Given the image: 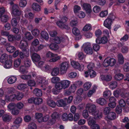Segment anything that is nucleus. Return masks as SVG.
Wrapping results in <instances>:
<instances>
[{"mask_svg": "<svg viewBox=\"0 0 129 129\" xmlns=\"http://www.w3.org/2000/svg\"><path fill=\"white\" fill-rule=\"evenodd\" d=\"M70 83V82L69 80H63L56 84L55 87L59 90L64 89L68 87Z\"/></svg>", "mask_w": 129, "mask_h": 129, "instance_id": "nucleus-1", "label": "nucleus"}, {"mask_svg": "<svg viewBox=\"0 0 129 129\" xmlns=\"http://www.w3.org/2000/svg\"><path fill=\"white\" fill-rule=\"evenodd\" d=\"M67 19L66 17H62L60 20L56 22V24L57 26L62 29L69 30L70 27L68 25L65 23L67 21Z\"/></svg>", "mask_w": 129, "mask_h": 129, "instance_id": "nucleus-2", "label": "nucleus"}, {"mask_svg": "<svg viewBox=\"0 0 129 129\" xmlns=\"http://www.w3.org/2000/svg\"><path fill=\"white\" fill-rule=\"evenodd\" d=\"M46 56L48 57H53L49 60V62H56L60 59V56L57 54H54L49 51L46 53Z\"/></svg>", "mask_w": 129, "mask_h": 129, "instance_id": "nucleus-3", "label": "nucleus"}, {"mask_svg": "<svg viewBox=\"0 0 129 129\" xmlns=\"http://www.w3.org/2000/svg\"><path fill=\"white\" fill-rule=\"evenodd\" d=\"M47 81L46 79L44 77H38L37 78V82L39 84H40V86L41 87H43V89L45 90V87L47 84Z\"/></svg>", "mask_w": 129, "mask_h": 129, "instance_id": "nucleus-4", "label": "nucleus"}, {"mask_svg": "<svg viewBox=\"0 0 129 129\" xmlns=\"http://www.w3.org/2000/svg\"><path fill=\"white\" fill-rule=\"evenodd\" d=\"M84 51L87 54L92 55L93 53V50L90 44L87 43L84 45Z\"/></svg>", "mask_w": 129, "mask_h": 129, "instance_id": "nucleus-5", "label": "nucleus"}, {"mask_svg": "<svg viewBox=\"0 0 129 129\" xmlns=\"http://www.w3.org/2000/svg\"><path fill=\"white\" fill-rule=\"evenodd\" d=\"M88 120V124L90 126L92 129H100L99 126L96 123L95 121L93 120L92 117H89Z\"/></svg>", "mask_w": 129, "mask_h": 129, "instance_id": "nucleus-6", "label": "nucleus"}, {"mask_svg": "<svg viewBox=\"0 0 129 129\" xmlns=\"http://www.w3.org/2000/svg\"><path fill=\"white\" fill-rule=\"evenodd\" d=\"M12 13L14 15L18 16H19L17 17V19L20 20V17L19 16L21 14V11L19 10V7L18 5H14L12 7Z\"/></svg>", "mask_w": 129, "mask_h": 129, "instance_id": "nucleus-7", "label": "nucleus"}, {"mask_svg": "<svg viewBox=\"0 0 129 129\" xmlns=\"http://www.w3.org/2000/svg\"><path fill=\"white\" fill-rule=\"evenodd\" d=\"M86 109H87L89 113L91 115L94 113L96 110V107L95 105L89 104H86Z\"/></svg>", "mask_w": 129, "mask_h": 129, "instance_id": "nucleus-8", "label": "nucleus"}, {"mask_svg": "<svg viewBox=\"0 0 129 129\" xmlns=\"http://www.w3.org/2000/svg\"><path fill=\"white\" fill-rule=\"evenodd\" d=\"M69 64L68 62H64L60 64V70L61 73L63 74L65 73L69 67Z\"/></svg>", "mask_w": 129, "mask_h": 129, "instance_id": "nucleus-9", "label": "nucleus"}, {"mask_svg": "<svg viewBox=\"0 0 129 129\" xmlns=\"http://www.w3.org/2000/svg\"><path fill=\"white\" fill-rule=\"evenodd\" d=\"M71 64L73 68L79 70H83L84 68L83 65H80L78 62L74 61H72Z\"/></svg>", "mask_w": 129, "mask_h": 129, "instance_id": "nucleus-10", "label": "nucleus"}, {"mask_svg": "<svg viewBox=\"0 0 129 129\" xmlns=\"http://www.w3.org/2000/svg\"><path fill=\"white\" fill-rule=\"evenodd\" d=\"M28 45L27 42L25 40H22L21 41L19 45L20 48L22 51L28 50Z\"/></svg>", "mask_w": 129, "mask_h": 129, "instance_id": "nucleus-11", "label": "nucleus"}, {"mask_svg": "<svg viewBox=\"0 0 129 129\" xmlns=\"http://www.w3.org/2000/svg\"><path fill=\"white\" fill-rule=\"evenodd\" d=\"M83 9L85 10L86 13L89 15L92 12L90 5L88 3H84L83 5Z\"/></svg>", "mask_w": 129, "mask_h": 129, "instance_id": "nucleus-12", "label": "nucleus"}, {"mask_svg": "<svg viewBox=\"0 0 129 129\" xmlns=\"http://www.w3.org/2000/svg\"><path fill=\"white\" fill-rule=\"evenodd\" d=\"M67 38V37L64 36L60 37H56L53 39V41L56 44H59L61 42H64Z\"/></svg>", "mask_w": 129, "mask_h": 129, "instance_id": "nucleus-13", "label": "nucleus"}, {"mask_svg": "<svg viewBox=\"0 0 129 129\" xmlns=\"http://www.w3.org/2000/svg\"><path fill=\"white\" fill-rule=\"evenodd\" d=\"M23 52H20L19 53V56L20 58L23 59L26 58L29 56V50L27 51H22Z\"/></svg>", "mask_w": 129, "mask_h": 129, "instance_id": "nucleus-14", "label": "nucleus"}, {"mask_svg": "<svg viewBox=\"0 0 129 129\" xmlns=\"http://www.w3.org/2000/svg\"><path fill=\"white\" fill-rule=\"evenodd\" d=\"M16 94H12L10 95H6L5 100L7 102H13L16 100Z\"/></svg>", "mask_w": 129, "mask_h": 129, "instance_id": "nucleus-15", "label": "nucleus"}, {"mask_svg": "<svg viewBox=\"0 0 129 129\" xmlns=\"http://www.w3.org/2000/svg\"><path fill=\"white\" fill-rule=\"evenodd\" d=\"M112 22L111 19L107 18L104 22V25L109 29H110Z\"/></svg>", "mask_w": 129, "mask_h": 129, "instance_id": "nucleus-16", "label": "nucleus"}, {"mask_svg": "<svg viewBox=\"0 0 129 129\" xmlns=\"http://www.w3.org/2000/svg\"><path fill=\"white\" fill-rule=\"evenodd\" d=\"M31 57L33 61L34 62H38L41 59L40 56L39 54L35 53H33Z\"/></svg>", "mask_w": 129, "mask_h": 129, "instance_id": "nucleus-17", "label": "nucleus"}, {"mask_svg": "<svg viewBox=\"0 0 129 129\" xmlns=\"http://www.w3.org/2000/svg\"><path fill=\"white\" fill-rule=\"evenodd\" d=\"M32 8L33 9L36 11L39 12L41 11V7L37 3H34L32 5Z\"/></svg>", "mask_w": 129, "mask_h": 129, "instance_id": "nucleus-18", "label": "nucleus"}, {"mask_svg": "<svg viewBox=\"0 0 129 129\" xmlns=\"http://www.w3.org/2000/svg\"><path fill=\"white\" fill-rule=\"evenodd\" d=\"M66 104V102L62 99L57 100L56 102V105L58 107H65Z\"/></svg>", "mask_w": 129, "mask_h": 129, "instance_id": "nucleus-19", "label": "nucleus"}, {"mask_svg": "<svg viewBox=\"0 0 129 129\" xmlns=\"http://www.w3.org/2000/svg\"><path fill=\"white\" fill-rule=\"evenodd\" d=\"M92 115L94 116L95 119H98L102 118V114L99 110H97Z\"/></svg>", "mask_w": 129, "mask_h": 129, "instance_id": "nucleus-20", "label": "nucleus"}, {"mask_svg": "<svg viewBox=\"0 0 129 129\" xmlns=\"http://www.w3.org/2000/svg\"><path fill=\"white\" fill-rule=\"evenodd\" d=\"M108 118L110 120H114L116 117V115L115 113L113 112H110L107 115Z\"/></svg>", "mask_w": 129, "mask_h": 129, "instance_id": "nucleus-21", "label": "nucleus"}, {"mask_svg": "<svg viewBox=\"0 0 129 129\" xmlns=\"http://www.w3.org/2000/svg\"><path fill=\"white\" fill-rule=\"evenodd\" d=\"M59 72V69L58 67H54L52 69L51 74L52 76H55L57 75Z\"/></svg>", "mask_w": 129, "mask_h": 129, "instance_id": "nucleus-22", "label": "nucleus"}, {"mask_svg": "<svg viewBox=\"0 0 129 129\" xmlns=\"http://www.w3.org/2000/svg\"><path fill=\"white\" fill-rule=\"evenodd\" d=\"M33 93L36 96L38 97L41 96L42 95V92L41 90L37 88L34 90Z\"/></svg>", "mask_w": 129, "mask_h": 129, "instance_id": "nucleus-23", "label": "nucleus"}, {"mask_svg": "<svg viewBox=\"0 0 129 129\" xmlns=\"http://www.w3.org/2000/svg\"><path fill=\"white\" fill-rule=\"evenodd\" d=\"M8 55L6 53H4L2 55L0 58L1 62L4 63L8 60Z\"/></svg>", "mask_w": 129, "mask_h": 129, "instance_id": "nucleus-24", "label": "nucleus"}, {"mask_svg": "<svg viewBox=\"0 0 129 129\" xmlns=\"http://www.w3.org/2000/svg\"><path fill=\"white\" fill-rule=\"evenodd\" d=\"M47 46L51 50L54 51L57 50L59 48L58 46L54 43H51L50 45L47 44Z\"/></svg>", "mask_w": 129, "mask_h": 129, "instance_id": "nucleus-25", "label": "nucleus"}, {"mask_svg": "<svg viewBox=\"0 0 129 129\" xmlns=\"http://www.w3.org/2000/svg\"><path fill=\"white\" fill-rule=\"evenodd\" d=\"M107 59L108 60L109 66H113L116 63V60L114 58L109 57L107 58Z\"/></svg>", "mask_w": 129, "mask_h": 129, "instance_id": "nucleus-26", "label": "nucleus"}, {"mask_svg": "<svg viewBox=\"0 0 129 129\" xmlns=\"http://www.w3.org/2000/svg\"><path fill=\"white\" fill-rule=\"evenodd\" d=\"M96 102L98 104L102 106L105 105L106 103V100L103 98H100L97 99L96 101Z\"/></svg>", "mask_w": 129, "mask_h": 129, "instance_id": "nucleus-27", "label": "nucleus"}, {"mask_svg": "<svg viewBox=\"0 0 129 129\" xmlns=\"http://www.w3.org/2000/svg\"><path fill=\"white\" fill-rule=\"evenodd\" d=\"M17 78L15 76H12L10 77L8 79V82L9 83L11 84L15 82L17 80Z\"/></svg>", "mask_w": 129, "mask_h": 129, "instance_id": "nucleus-28", "label": "nucleus"}, {"mask_svg": "<svg viewBox=\"0 0 129 129\" xmlns=\"http://www.w3.org/2000/svg\"><path fill=\"white\" fill-rule=\"evenodd\" d=\"M23 93L22 92L18 91L16 94V99L18 101L21 100L24 96Z\"/></svg>", "mask_w": 129, "mask_h": 129, "instance_id": "nucleus-29", "label": "nucleus"}, {"mask_svg": "<svg viewBox=\"0 0 129 129\" xmlns=\"http://www.w3.org/2000/svg\"><path fill=\"white\" fill-rule=\"evenodd\" d=\"M101 77L102 80L106 81H110L112 79V77L110 75H103L101 76Z\"/></svg>", "mask_w": 129, "mask_h": 129, "instance_id": "nucleus-30", "label": "nucleus"}, {"mask_svg": "<svg viewBox=\"0 0 129 129\" xmlns=\"http://www.w3.org/2000/svg\"><path fill=\"white\" fill-rule=\"evenodd\" d=\"M47 104L49 106L52 108H55L56 104V103L52 100H48L47 102Z\"/></svg>", "mask_w": 129, "mask_h": 129, "instance_id": "nucleus-31", "label": "nucleus"}, {"mask_svg": "<svg viewBox=\"0 0 129 129\" xmlns=\"http://www.w3.org/2000/svg\"><path fill=\"white\" fill-rule=\"evenodd\" d=\"M42 37L46 40H48L49 38V36L47 33L46 31H43L41 33Z\"/></svg>", "mask_w": 129, "mask_h": 129, "instance_id": "nucleus-32", "label": "nucleus"}, {"mask_svg": "<svg viewBox=\"0 0 129 129\" xmlns=\"http://www.w3.org/2000/svg\"><path fill=\"white\" fill-rule=\"evenodd\" d=\"M124 77V75L122 74L119 73L116 74L115 76V79L116 80H120L122 79Z\"/></svg>", "mask_w": 129, "mask_h": 129, "instance_id": "nucleus-33", "label": "nucleus"}, {"mask_svg": "<svg viewBox=\"0 0 129 129\" xmlns=\"http://www.w3.org/2000/svg\"><path fill=\"white\" fill-rule=\"evenodd\" d=\"M117 84L115 81H112L110 83L109 86L110 88L112 89L115 88L117 86Z\"/></svg>", "mask_w": 129, "mask_h": 129, "instance_id": "nucleus-34", "label": "nucleus"}, {"mask_svg": "<svg viewBox=\"0 0 129 129\" xmlns=\"http://www.w3.org/2000/svg\"><path fill=\"white\" fill-rule=\"evenodd\" d=\"M43 102V100L41 98H35L34 104L36 105H38L41 104Z\"/></svg>", "mask_w": 129, "mask_h": 129, "instance_id": "nucleus-35", "label": "nucleus"}, {"mask_svg": "<svg viewBox=\"0 0 129 129\" xmlns=\"http://www.w3.org/2000/svg\"><path fill=\"white\" fill-rule=\"evenodd\" d=\"M3 120L4 121H9L11 118V116L8 114H5L2 116Z\"/></svg>", "mask_w": 129, "mask_h": 129, "instance_id": "nucleus-36", "label": "nucleus"}, {"mask_svg": "<svg viewBox=\"0 0 129 129\" xmlns=\"http://www.w3.org/2000/svg\"><path fill=\"white\" fill-rule=\"evenodd\" d=\"M22 119L21 117H18L15 119L13 122V123L17 125H19L22 122Z\"/></svg>", "mask_w": 129, "mask_h": 129, "instance_id": "nucleus-37", "label": "nucleus"}, {"mask_svg": "<svg viewBox=\"0 0 129 129\" xmlns=\"http://www.w3.org/2000/svg\"><path fill=\"white\" fill-rule=\"evenodd\" d=\"M118 59L119 62L121 64H122L124 63V58L121 54H119L118 55Z\"/></svg>", "mask_w": 129, "mask_h": 129, "instance_id": "nucleus-38", "label": "nucleus"}, {"mask_svg": "<svg viewBox=\"0 0 129 129\" xmlns=\"http://www.w3.org/2000/svg\"><path fill=\"white\" fill-rule=\"evenodd\" d=\"M1 18V21L4 23L6 22L9 19V17L8 16L6 15L3 16H2Z\"/></svg>", "mask_w": 129, "mask_h": 129, "instance_id": "nucleus-39", "label": "nucleus"}, {"mask_svg": "<svg viewBox=\"0 0 129 129\" xmlns=\"http://www.w3.org/2000/svg\"><path fill=\"white\" fill-rule=\"evenodd\" d=\"M7 51L10 53H12L15 50L16 48L13 46H9L7 47Z\"/></svg>", "mask_w": 129, "mask_h": 129, "instance_id": "nucleus-40", "label": "nucleus"}, {"mask_svg": "<svg viewBox=\"0 0 129 129\" xmlns=\"http://www.w3.org/2000/svg\"><path fill=\"white\" fill-rule=\"evenodd\" d=\"M4 62L5 63L4 65L5 68H8L12 66V62L11 60H8Z\"/></svg>", "mask_w": 129, "mask_h": 129, "instance_id": "nucleus-41", "label": "nucleus"}, {"mask_svg": "<svg viewBox=\"0 0 129 129\" xmlns=\"http://www.w3.org/2000/svg\"><path fill=\"white\" fill-rule=\"evenodd\" d=\"M42 115L41 113H37L35 115L36 118L38 119V121L40 122H41V119L42 118Z\"/></svg>", "mask_w": 129, "mask_h": 129, "instance_id": "nucleus-42", "label": "nucleus"}, {"mask_svg": "<svg viewBox=\"0 0 129 129\" xmlns=\"http://www.w3.org/2000/svg\"><path fill=\"white\" fill-rule=\"evenodd\" d=\"M19 71L22 74L27 73V71L26 70L25 67L23 66L20 67Z\"/></svg>", "mask_w": 129, "mask_h": 129, "instance_id": "nucleus-43", "label": "nucleus"}, {"mask_svg": "<svg viewBox=\"0 0 129 129\" xmlns=\"http://www.w3.org/2000/svg\"><path fill=\"white\" fill-rule=\"evenodd\" d=\"M21 62V60L20 58H18L15 60L14 62V66L17 68L20 65Z\"/></svg>", "mask_w": 129, "mask_h": 129, "instance_id": "nucleus-44", "label": "nucleus"}, {"mask_svg": "<svg viewBox=\"0 0 129 129\" xmlns=\"http://www.w3.org/2000/svg\"><path fill=\"white\" fill-rule=\"evenodd\" d=\"M72 32L74 35L77 36L80 34V31L79 29L76 27H74L72 29Z\"/></svg>", "mask_w": 129, "mask_h": 129, "instance_id": "nucleus-45", "label": "nucleus"}, {"mask_svg": "<svg viewBox=\"0 0 129 129\" xmlns=\"http://www.w3.org/2000/svg\"><path fill=\"white\" fill-rule=\"evenodd\" d=\"M76 88V86L75 84H72L69 88V90L72 92L73 93L75 92Z\"/></svg>", "mask_w": 129, "mask_h": 129, "instance_id": "nucleus-46", "label": "nucleus"}, {"mask_svg": "<svg viewBox=\"0 0 129 129\" xmlns=\"http://www.w3.org/2000/svg\"><path fill=\"white\" fill-rule=\"evenodd\" d=\"M26 87V84H21L18 85L17 88L19 90H22L25 88Z\"/></svg>", "mask_w": 129, "mask_h": 129, "instance_id": "nucleus-47", "label": "nucleus"}, {"mask_svg": "<svg viewBox=\"0 0 129 129\" xmlns=\"http://www.w3.org/2000/svg\"><path fill=\"white\" fill-rule=\"evenodd\" d=\"M91 84L89 82H86L84 85V88L85 90H88L91 87Z\"/></svg>", "mask_w": 129, "mask_h": 129, "instance_id": "nucleus-48", "label": "nucleus"}, {"mask_svg": "<svg viewBox=\"0 0 129 129\" xmlns=\"http://www.w3.org/2000/svg\"><path fill=\"white\" fill-rule=\"evenodd\" d=\"M25 35L26 39L28 40H31L33 38L30 33L29 32H26L25 33Z\"/></svg>", "mask_w": 129, "mask_h": 129, "instance_id": "nucleus-49", "label": "nucleus"}, {"mask_svg": "<svg viewBox=\"0 0 129 129\" xmlns=\"http://www.w3.org/2000/svg\"><path fill=\"white\" fill-rule=\"evenodd\" d=\"M31 77V76L30 75H23L20 76V77L21 79L25 80H27L30 79Z\"/></svg>", "mask_w": 129, "mask_h": 129, "instance_id": "nucleus-50", "label": "nucleus"}, {"mask_svg": "<svg viewBox=\"0 0 129 129\" xmlns=\"http://www.w3.org/2000/svg\"><path fill=\"white\" fill-rule=\"evenodd\" d=\"M28 129H37V127L35 124L34 123H30L28 125Z\"/></svg>", "mask_w": 129, "mask_h": 129, "instance_id": "nucleus-51", "label": "nucleus"}, {"mask_svg": "<svg viewBox=\"0 0 129 129\" xmlns=\"http://www.w3.org/2000/svg\"><path fill=\"white\" fill-rule=\"evenodd\" d=\"M78 56L79 60H82L85 57L86 55L82 52H80L78 53Z\"/></svg>", "mask_w": 129, "mask_h": 129, "instance_id": "nucleus-52", "label": "nucleus"}, {"mask_svg": "<svg viewBox=\"0 0 129 129\" xmlns=\"http://www.w3.org/2000/svg\"><path fill=\"white\" fill-rule=\"evenodd\" d=\"M123 69L125 72L129 71V63L126 62L125 63L123 67Z\"/></svg>", "mask_w": 129, "mask_h": 129, "instance_id": "nucleus-53", "label": "nucleus"}, {"mask_svg": "<svg viewBox=\"0 0 129 129\" xmlns=\"http://www.w3.org/2000/svg\"><path fill=\"white\" fill-rule=\"evenodd\" d=\"M92 47L94 50L95 51H98L100 48L99 45L97 44H93L92 45Z\"/></svg>", "mask_w": 129, "mask_h": 129, "instance_id": "nucleus-54", "label": "nucleus"}, {"mask_svg": "<svg viewBox=\"0 0 129 129\" xmlns=\"http://www.w3.org/2000/svg\"><path fill=\"white\" fill-rule=\"evenodd\" d=\"M91 27L90 24H86L83 28V30L84 31H88L90 30Z\"/></svg>", "mask_w": 129, "mask_h": 129, "instance_id": "nucleus-55", "label": "nucleus"}, {"mask_svg": "<svg viewBox=\"0 0 129 129\" xmlns=\"http://www.w3.org/2000/svg\"><path fill=\"white\" fill-rule=\"evenodd\" d=\"M17 24V22L16 19L15 18H12L11 20V24L13 27L16 26Z\"/></svg>", "mask_w": 129, "mask_h": 129, "instance_id": "nucleus-56", "label": "nucleus"}, {"mask_svg": "<svg viewBox=\"0 0 129 129\" xmlns=\"http://www.w3.org/2000/svg\"><path fill=\"white\" fill-rule=\"evenodd\" d=\"M120 89H117L116 90L114 91L113 92L114 95L117 98L119 96V94L120 93Z\"/></svg>", "mask_w": 129, "mask_h": 129, "instance_id": "nucleus-57", "label": "nucleus"}, {"mask_svg": "<svg viewBox=\"0 0 129 129\" xmlns=\"http://www.w3.org/2000/svg\"><path fill=\"white\" fill-rule=\"evenodd\" d=\"M111 94V92L109 90H107L104 92L103 95L104 97H109Z\"/></svg>", "mask_w": 129, "mask_h": 129, "instance_id": "nucleus-58", "label": "nucleus"}, {"mask_svg": "<svg viewBox=\"0 0 129 129\" xmlns=\"http://www.w3.org/2000/svg\"><path fill=\"white\" fill-rule=\"evenodd\" d=\"M31 61L30 60L28 59H27L25 60L24 62L25 67H29L31 64Z\"/></svg>", "mask_w": 129, "mask_h": 129, "instance_id": "nucleus-59", "label": "nucleus"}, {"mask_svg": "<svg viewBox=\"0 0 129 129\" xmlns=\"http://www.w3.org/2000/svg\"><path fill=\"white\" fill-rule=\"evenodd\" d=\"M59 114L57 112H54L51 115L52 118L55 120L59 118Z\"/></svg>", "mask_w": 129, "mask_h": 129, "instance_id": "nucleus-60", "label": "nucleus"}, {"mask_svg": "<svg viewBox=\"0 0 129 129\" xmlns=\"http://www.w3.org/2000/svg\"><path fill=\"white\" fill-rule=\"evenodd\" d=\"M39 33V30L37 29H34L32 31V33L33 35L36 37L38 36Z\"/></svg>", "mask_w": 129, "mask_h": 129, "instance_id": "nucleus-61", "label": "nucleus"}, {"mask_svg": "<svg viewBox=\"0 0 129 129\" xmlns=\"http://www.w3.org/2000/svg\"><path fill=\"white\" fill-rule=\"evenodd\" d=\"M27 3L26 0H21L19 3V6L21 7H24L26 5Z\"/></svg>", "mask_w": 129, "mask_h": 129, "instance_id": "nucleus-62", "label": "nucleus"}, {"mask_svg": "<svg viewBox=\"0 0 129 129\" xmlns=\"http://www.w3.org/2000/svg\"><path fill=\"white\" fill-rule=\"evenodd\" d=\"M119 104L120 106L124 107L126 105V103L125 101L123 99H121L119 102Z\"/></svg>", "mask_w": 129, "mask_h": 129, "instance_id": "nucleus-63", "label": "nucleus"}, {"mask_svg": "<svg viewBox=\"0 0 129 129\" xmlns=\"http://www.w3.org/2000/svg\"><path fill=\"white\" fill-rule=\"evenodd\" d=\"M94 66V64L93 63H90L87 66L88 71L93 70V69Z\"/></svg>", "mask_w": 129, "mask_h": 129, "instance_id": "nucleus-64", "label": "nucleus"}]
</instances>
